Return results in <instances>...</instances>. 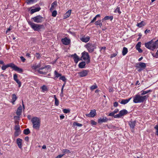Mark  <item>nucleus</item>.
Segmentation results:
<instances>
[{
	"label": "nucleus",
	"mask_w": 158,
	"mask_h": 158,
	"mask_svg": "<svg viewBox=\"0 0 158 158\" xmlns=\"http://www.w3.org/2000/svg\"><path fill=\"white\" fill-rule=\"evenodd\" d=\"M145 45L147 48L153 50L158 46V40L155 42H153V40H152L150 41L145 43Z\"/></svg>",
	"instance_id": "f257e3e1"
},
{
	"label": "nucleus",
	"mask_w": 158,
	"mask_h": 158,
	"mask_svg": "<svg viewBox=\"0 0 158 158\" xmlns=\"http://www.w3.org/2000/svg\"><path fill=\"white\" fill-rule=\"evenodd\" d=\"M31 122L33 124V128L36 130H39L40 124V118L37 117H34L31 119Z\"/></svg>",
	"instance_id": "f03ea898"
},
{
	"label": "nucleus",
	"mask_w": 158,
	"mask_h": 158,
	"mask_svg": "<svg viewBox=\"0 0 158 158\" xmlns=\"http://www.w3.org/2000/svg\"><path fill=\"white\" fill-rule=\"evenodd\" d=\"M147 98V95L142 96L139 94H137L134 97L133 102L135 103L143 102Z\"/></svg>",
	"instance_id": "7ed1b4c3"
},
{
	"label": "nucleus",
	"mask_w": 158,
	"mask_h": 158,
	"mask_svg": "<svg viewBox=\"0 0 158 158\" xmlns=\"http://www.w3.org/2000/svg\"><path fill=\"white\" fill-rule=\"evenodd\" d=\"M28 23L35 31H39L40 29L44 28L43 25L35 24L31 21L28 22Z\"/></svg>",
	"instance_id": "20e7f679"
},
{
	"label": "nucleus",
	"mask_w": 158,
	"mask_h": 158,
	"mask_svg": "<svg viewBox=\"0 0 158 158\" xmlns=\"http://www.w3.org/2000/svg\"><path fill=\"white\" fill-rule=\"evenodd\" d=\"M85 47L88 50L89 52L92 53L93 52L94 49H96V44L92 43H89L85 45Z\"/></svg>",
	"instance_id": "39448f33"
},
{
	"label": "nucleus",
	"mask_w": 158,
	"mask_h": 158,
	"mask_svg": "<svg viewBox=\"0 0 158 158\" xmlns=\"http://www.w3.org/2000/svg\"><path fill=\"white\" fill-rule=\"evenodd\" d=\"M51 66L50 65L45 66L44 67L40 68L38 70V72L41 74H46L48 71L51 70Z\"/></svg>",
	"instance_id": "423d86ee"
},
{
	"label": "nucleus",
	"mask_w": 158,
	"mask_h": 158,
	"mask_svg": "<svg viewBox=\"0 0 158 158\" xmlns=\"http://www.w3.org/2000/svg\"><path fill=\"white\" fill-rule=\"evenodd\" d=\"M32 19L34 22L39 23L43 22L44 20V19L39 15L32 18Z\"/></svg>",
	"instance_id": "0eeeda50"
},
{
	"label": "nucleus",
	"mask_w": 158,
	"mask_h": 158,
	"mask_svg": "<svg viewBox=\"0 0 158 158\" xmlns=\"http://www.w3.org/2000/svg\"><path fill=\"white\" fill-rule=\"evenodd\" d=\"M81 58H83L84 60H87V63H88L90 62V57L88 53L87 52H84L82 53Z\"/></svg>",
	"instance_id": "6e6552de"
},
{
	"label": "nucleus",
	"mask_w": 158,
	"mask_h": 158,
	"mask_svg": "<svg viewBox=\"0 0 158 158\" xmlns=\"http://www.w3.org/2000/svg\"><path fill=\"white\" fill-rule=\"evenodd\" d=\"M89 71L88 70H85L78 73V74L81 77H84L86 76Z\"/></svg>",
	"instance_id": "1a4fd4ad"
},
{
	"label": "nucleus",
	"mask_w": 158,
	"mask_h": 158,
	"mask_svg": "<svg viewBox=\"0 0 158 158\" xmlns=\"http://www.w3.org/2000/svg\"><path fill=\"white\" fill-rule=\"evenodd\" d=\"M96 112L95 110H91V111L89 114H86V116L89 117H94L96 114Z\"/></svg>",
	"instance_id": "9d476101"
},
{
	"label": "nucleus",
	"mask_w": 158,
	"mask_h": 158,
	"mask_svg": "<svg viewBox=\"0 0 158 158\" xmlns=\"http://www.w3.org/2000/svg\"><path fill=\"white\" fill-rule=\"evenodd\" d=\"M136 67L137 68H141L144 69L146 67V64L144 63L139 62L136 64Z\"/></svg>",
	"instance_id": "9b49d317"
},
{
	"label": "nucleus",
	"mask_w": 158,
	"mask_h": 158,
	"mask_svg": "<svg viewBox=\"0 0 158 158\" xmlns=\"http://www.w3.org/2000/svg\"><path fill=\"white\" fill-rule=\"evenodd\" d=\"M61 42L63 44L68 45L70 43V40L68 39L67 37H65L62 39Z\"/></svg>",
	"instance_id": "f8f14e48"
},
{
	"label": "nucleus",
	"mask_w": 158,
	"mask_h": 158,
	"mask_svg": "<svg viewBox=\"0 0 158 158\" xmlns=\"http://www.w3.org/2000/svg\"><path fill=\"white\" fill-rule=\"evenodd\" d=\"M23 140L22 139L20 138H18L16 139V143L18 145V146L19 148L21 149L22 148V143Z\"/></svg>",
	"instance_id": "ddd939ff"
},
{
	"label": "nucleus",
	"mask_w": 158,
	"mask_h": 158,
	"mask_svg": "<svg viewBox=\"0 0 158 158\" xmlns=\"http://www.w3.org/2000/svg\"><path fill=\"white\" fill-rule=\"evenodd\" d=\"M71 57H73L74 62L76 64L77 63L79 60V58L76 53L74 55H71Z\"/></svg>",
	"instance_id": "4468645a"
},
{
	"label": "nucleus",
	"mask_w": 158,
	"mask_h": 158,
	"mask_svg": "<svg viewBox=\"0 0 158 158\" xmlns=\"http://www.w3.org/2000/svg\"><path fill=\"white\" fill-rule=\"evenodd\" d=\"M89 40L90 37L89 36L86 37L85 36H84L81 39V40L82 41L85 43L88 42Z\"/></svg>",
	"instance_id": "2eb2a0df"
},
{
	"label": "nucleus",
	"mask_w": 158,
	"mask_h": 158,
	"mask_svg": "<svg viewBox=\"0 0 158 158\" xmlns=\"http://www.w3.org/2000/svg\"><path fill=\"white\" fill-rule=\"evenodd\" d=\"M108 119L106 117H104L103 118H100L98 120V123H101L103 122H105L107 121Z\"/></svg>",
	"instance_id": "dca6fc26"
},
{
	"label": "nucleus",
	"mask_w": 158,
	"mask_h": 158,
	"mask_svg": "<svg viewBox=\"0 0 158 158\" xmlns=\"http://www.w3.org/2000/svg\"><path fill=\"white\" fill-rule=\"evenodd\" d=\"M136 122L135 121H130L129 122V124L131 128L133 129L135 126Z\"/></svg>",
	"instance_id": "f3484780"
},
{
	"label": "nucleus",
	"mask_w": 158,
	"mask_h": 158,
	"mask_svg": "<svg viewBox=\"0 0 158 158\" xmlns=\"http://www.w3.org/2000/svg\"><path fill=\"white\" fill-rule=\"evenodd\" d=\"M57 6V2L56 1H55L51 4V7L50 9V10L52 11L54 9V7Z\"/></svg>",
	"instance_id": "a211bd4d"
},
{
	"label": "nucleus",
	"mask_w": 158,
	"mask_h": 158,
	"mask_svg": "<svg viewBox=\"0 0 158 158\" xmlns=\"http://www.w3.org/2000/svg\"><path fill=\"white\" fill-rule=\"evenodd\" d=\"M22 107L20 105L16 111V114L18 116H20L22 113Z\"/></svg>",
	"instance_id": "6ab92c4d"
},
{
	"label": "nucleus",
	"mask_w": 158,
	"mask_h": 158,
	"mask_svg": "<svg viewBox=\"0 0 158 158\" xmlns=\"http://www.w3.org/2000/svg\"><path fill=\"white\" fill-rule=\"evenodd\" d=\"M15 71H17L19 73H22L23 72V70L22 69L19 68L16 65L14 67L13 69Z\"/></svg>",
	"instance_id": "aec40b11"
},
{
	"label": "nucleus",
	"mask_w": 158,
	"mask_h": 158,
	"mask_svg": "<svg viewBox=\"0 0 158 158\" xmlns=\"http://www.w3.org/2000/svg\"><path fill=\"white\" fill-rule=\"evenodd\" d=\"M71 11V10H68L64 15V18L66 19L69 17L70 15Z\"/></svg>",
	"instance_id": "412c9836"
},
{
	"label": "nucleus",
	"mask_w": 158,
	"mask_h": 158,
	"mask_svg": "<svg viewBox=\"0 0 158 158\" xmlns=\"http://www.w3.org/2000/svg\"><path fill=\"white\" fill-rule=\"evenodd\" d=\"M131 98H129L128 99H123L121 102L120 103L123 104H125L127 103L131 99Z\"/></svg>",
	"instance_id": "4be33fe9"
},
{
	"label": "nucleus",
	"mask_w": 158,
	"mask_h": 158,
	"mask_svg": "<svg viewBox=\"0 0 158 158\" xmlns=\"http://www.w3.org/2000/svg\"><path fill=\"white\" fill-rule=\"evenodd\" d=\"M127 111L126 110H121L119 112V114L120 115L121 117L124 115L126 114L127 113Z\"/></svg>",
	"instance_id": "5701e85b"
},
{
	"label": "nucleus",
	"mask_w": 158,
	"mask_h": 158,
	"mask_svg": "<svg viewBox=\"0 0 158 158\" xmlns=\"http://www.w3.org/2000/svg\"><path fill=\"white\" fill-rule=\"evenodd\" d=\"M40 9V7H37L34 9H32L30 11V13L31 14H32L34 13L39 11Z\"/></svg>",
	"instance_id": "b1692460"
},
{
	"label": "nucleus",
	"mask_w": 158,
	"mask_h": 158,
	"mask_svg": "<svg viewBox=\"0 0 158 158\" xmlns=\"http://www.w3.org/2000/svg\"><path fill=\"white\" fill-rule=\"evenodd\" d=\"M145 25V22L143 21H142L141 22L138 23L136 26L139 27H141Z\"/></svg>",
	"instance_id": "393cba45"
},
{
	"label": "nucleus",
	"mask_w": 158,
	"mask_h": 158,
	"mask_svg": "<svg viewBox=\"0 0 158 158\" xmlns=\"http://www.w3.org/2000/svg\"><path fill=\"white\" fill-rule=\"evenodd\" d=\"M85 62L84 61H83L79 64V67L80 68H83L85 67Z\"/></svg>",
	"instance_id": "a878e982"
},
{
	"label": "nucleus",
	"mask_w": 158,
	"mask_h": 158,
	"mask_svg": "<svg viewBox=\"0 0 158 158\" xmlns=\"http://www.w3.org/2000/svg\"><path fill=\"white\" fill-rule=\"evenodd\" d=\"M113 19V17L112 16H106L102 19V20L103 22L105 20L108 19H110L111 20H112Z\"/></svg>",
	"instance_id": "bb28decb"
},
{
	"label": "nucleus",
	"mask_w": 158,
	"mask_h": 158,
	"mask_svg": "<svg viewBox=\"0 0 158 158\" xmlns=\"http://www.w3.org/2000/svg\"><path fill=\"white\" fill-rule=\"evenodd\" d=\"M128 49L127 48L124 47L122 51V54L123 56H125L127 53Z\"/></svg>",
	"instance_id": "cd10ccee"
},
{
	"label": "nucleus",
	"mask_w": 158,
	"mask_h": 158,
	"mask_svg": "<svg viewBox=\"0 0 158 158\" xmlns=\"http://www.w3.org/2000/svg\"><path fill=\"white\" fill-rule=\"evenodd\" d=\"M101 22V20H98L95 22V24L96 25H99L100 27H101L102 25Z\"/></svg>",
	"instance_id": "c85d7f7f"
},
{
	"label": "nucleus",
	"mask_w": 158,
	"mask_h": 158,
	"mask_svg": "<svg viewBox=\"0 0 158 158\" xmlns=\"http://www.w3.org/2000/svg\"><path fill=\"white\" fill-rule=\"evenodd\" d=\"M62 153H63V154L62 155H64V156L66 153H70V151L67 149H63V150L62 151Z\"/></svg>",
	"instance_id": "c756f323"
},
{
	"label": "nucleus",
	"mask_w": 158,
	"mask_h": 158,
	"mask_svg": "<svg viewBox=\"0 0 158 158\" xmlns=\"http://www.w3.org/2000/svg\"><path fill=\"white\" fill-rule=\"evenodd\" d=\"M152 92V90H149L147 91H143L142 90L141 91V95H144L145 94L151 92Z\"/></svg>",
	"instance_id": "7c9ffc66"
},
{
	"label": "nucleus",
	"mask_w": 158,
	"mask_h": 158,
	"mask_svg": "<svg viewBox=\"0 0 158 158\" xmlns=\"http://www.w3.org/2000/svg\"><path fill=\"white\" fill-rule=\"evenodd\" d=\"M30 132V131L28 128L25 129L24 130L23 133L26 135H27Z\"/></svg>",
	"instance_id": "2f4dec72"
},
{
	"label": "nucleus",
	"mask_w": 158,
	"mask_h": 158,
	"mask_svg": "<svg viewBox=\"0 0 158 158\" xmlns=\"http://www.w3.org/2000/svg\"><path fill=\"white\" fill-rule=\"evenodd\" d=\"M37 0H27V4H30L36 2Z\"/></svg>",
	"instance_id": "473e14b6"
},
{
	"label": "nucleus",
	"mask_w": 158,
	"mask_h": 158,
	"mask_svg": "<svg viewBox=\"0 0 158 158\" xmlns=\"http://www.w3.org/2000/svg\"><path fill=\"white\" fill-rule=\"evenodd\" d=\"M17 98V97L15 94H13L12 95V101L13 102H15Z\"/></svg>",
	"instance_id": "72a5a7b5"
},
{
	"label": "nucleus",
	"mask_w": 158,
	"mask_h": 158,
	"mask_svg": "<svg viewBox=\"0 0 158 158\" xmlns=\"http://www.w3.org/2000/svg\"><path fill=\"white\" fill-rule=\"evenodd\" d=\"M100 15L99 14L97 15L95 17H94L93 19L91 21L90 23H93L94 22L96 19V18L98 17H100Z\"/></svg>",
	"instance_id": "f704fd0d"
},
{
	"label": "nucleus",
	"mask_w": 158,
	"mask_h": 158,
	"mask_svg": "<svg viewBox=\"0 0 158 158\" xmlns=\"http://www.w3.org/2000/svg\"><path fill=\"white\" fill-rule=\"evenodd\" d=\"M54 74L56 76V77L57 78L61 76V74L58 73L56 71H54Z\"/></svg>",
	"instance_id": "c9c22d12"
},
{
	"label": "nucleus",
	"mask_w": 158,
	"mask_h": 158,
	"mask_svg": "<svg viewBox=\"0 0 158 158\" xmlns=\"http://www.w3.org/2000/svg\"><path fill=\"white\" fill-rule=\"evenodd\" d=\"M97 88L98 86L96 84H95L94 85H93L91 86L90 89L91 90H93L94 89H97Z\"/></svg>",
	"instance_id": "e433bc0d"
},
{
	"label": "nucleus",
	"mask_w": 158,
	"mask_h": 158,
	"mask_svg": "<svg viewBox=\"0 0 158 158\" xmlns=\"http://www.w3.org/2000/svg\"><path fill=\"white\" fill-rule=\"evenodd\" d=\"M21 132V131H15L14 134L15 136H18L20 134Z\"/></svg>",
	"instance_id": "4c0bfd02"
},
{
	"label": "nucleus",
	"mask_w": 158,
	"mask_h": 158,
	"mask_svg": "<svg viewBox=\"0 0 158 158\" xmlns=\"http://www.w3.org/2000/svg\"><path fill=\"white\" fill-rule=\"evenodd\" d=\"M41 64H39L37 65H35V66H33L32 67L33 69H36L38 68H39L41 67Z\"/></svg>",
	"instance_id": "58836bf2"
},
{
	"label": "nucleus",
	"mask_w": 158,
	"mask_h": 158,
	"mask_svg": "<svg viewBox=\"0 0 158 158\" xmlns=\"http://www.w3.org/2000/svg\"><path fill=\"white\" fill-rule=\"evenodd\" d=\"M10 66L9 65H3V66L2 67V70H4L6 69V68L9 67Z\"/></svg>",
	"instance_id": "ea45409f"
},
{
	"label": "nucleus",
	"mask_w": 158,
	"mask_h": 158,
	"mask_svg": "<svg viewBox=\"0 0 158 158\" xmlns=\"http://www.w3.org/2000/svg\"><path fill=\"white\" fill-rule=\"evenodd\" d=\"M35 56L36 57V58L38 59H39L41 57V55H40L39 53H35Z\"/></svg>",
	"instance_id": "a19ab883"
},
{
	"label": "nucleus",
	"mask_w": 158,
	"mask_h": 158,
	"mask_svg": "<svg viewBox=\"0 0 158 158\" xmlns=\"http://www.w3.org/2000/svg\"><path fill=\"white\" fill-rule=\"evenodd\" d=\"M15 131H20L19 126V125H16L15 126Z\"/></svg>",
	"instance_id": "79ce46f5"
},
{
	"label": "nucleus",
	"mask_w": 158,
	"mask_h": 158,
	"mask_svg": "<svg viewBox=\"0 0 158 158\" xmlns=\"http://www.w3.org/2000/svg\"><path fill=\"white\" fill-rule=\"evenodd\" d=\"M59 79L60 80H62L64 81L65 82H66V79L65 77L64 76H63L62 77L61 76L60 77Z\"/></svg>",
	"instance_id": "37998d69"
},
{
	"label": "nucleus",
	"mask_w": 158,
	"mask_h": 158,
	"mask_svg": "<svg viewBox=\"0 0 158 158\" xmlns=\"http://www.w3.org/2000/svg\"><path fill=\"white\" fill-rule=\"evenodd\" d=\"M41 89L43 90V91H46L47 89V88L46 87V86L45 85H44L41 87Z\"/></svg>",
	"instance_id": "c03bdc74"
},
{
	"label": "nucleus",
	"mask_w": 158,
	"mask_h": 158,
	"mask_svg": "<svg viewBox=\"0 0 158 158\" xmlns=\"http://www.w3.org/2000/svg\"><path fill=\"white\" fill-rule=\"evenodd\" d=\"M7 65H9L10 66L9 67H10L12 68L13 69H14V67L15 66H16L13 63H10L9 64H7Z\"/></svg>",
	"instance_id": "a18cd8bd"
},
{
	"label": "nucleus",
	"mask_w": 158,
	"mask_h": 158,
	"mask_svg": "<svg viewBox=\"0 0 158 158\" xmlns=\"http://www.w3.org/2000/svg\"><path fill=\"white\" fill-rule=\"evenodd\" d=\"M57 15V11L56 10L53 11L52 13V16L53 17H55Z\"/></svg>",
	"instance_id": "49530a36"
},
{
	"label": "nucleus",
	"mask_w": 158,
	"mask_h": 158,
	"mask_svg": "<svg viewBox=\"0 0 158 158\" xmlns=\"http://www.w3.org/2000/svg\"><path fill=\"white\" fill-rule=\"evenodd\" d=\"M15 81L16 82V83L19 85V87H20L21 86V82L18 79L17 80H16Z\"/></svg>",
	"instance_id": "de8ad7c7"
},
{
	"label": "nucleus",
	"mask_w": 158,
	"mask_h": 158,
	"mask_svg": "<svg viewBox=\"0 0 158 158\" xmlns=\"http://www.w3.org/2000/svg\"><path fill=\"white\" fill-rule=\"evenodd\" d=\"M55 100V104L56 106H58L59 104V101L57 99H56Z\"/></svg>",
	"instance_id": "09e8293b"
},
{
	"label": "nucleus",
	"mask_w": 158,
	"mask_h": 158,
	"mask_svg": "<svg viewBox=\"0 0 158 158\" xmlns=\"http://www.w3.org/2000/svg\"><path fill=\"white\" fill-rule=\"evenodd\" d=\"M63 112L64 113H69L70 111L69 109H64L63 110Z\"/></svg>",
	"instance_id": "8fccbe9b"
},
{
	"label": "nucleus",
	"mask_w": 158,
	"mask_h": 158,
	"mask_svg": "<svg viewBox=\"0 0 158 158\" xmlns=\"http://www.w3.org/2000/svg\"><path fill=\"white\" fill-rule=\"evenodd\" d=\"M117 53L118 52H116V53L111 54L110 57V58H112L116 56L117 55Z\"/></svg>",
	"instance_id": "3c124183"
},
{
	"label": "nucleus",
	"mask_w": 158,
	"mask_h": 158,
	"mask_svg": "<svg viewBox=\"0 0 158 158\" xmlns=\"http://www.w3.org/2000/svg\"><path fill=\"white\" fill-rule=\"evenodd\" d=\"M73 125L78 127H81L82 126V124L77 123H74Z\"/></svg>",
	"instance_id": "603ef678"
},
{
	"label": "nucleus",
	"mask_w": 158,
	"mask_h": 158,
	"mask_svg": "<svg viewBox=\"0 0 158 158\" xmlns=\"http://www.w3.org/2000/svg\"><path fill=\"white\" fill-rule=\"evenodd\" d=\"M154 128L156 130V134L158 135V125H156L154 127Z\"/></svg>",
	"instance_id": "864d4df0"
},
{
	"label": "nucleus",
	"mask_w": 158,
	"mask_h": 158,
	"mask_svg": "<svg viewBox=\"0 0 158 158\" xmlns=\"http://www.w3.org/2000/svg\"><path fill=\"white\" fill-rule=\"evenodd\" d=\"M141 42H139L136 46V48H140V47L141 46Z\"/></svg>",
	"instance_id": "5fc2aeb1"
},
{
	"label": "nucleus",
	"mask_w": 158,
	"mask_h": 158,
	"mask_svg": "<svg viewBox=\"0 0 158 158\" xmlns=\"http://www.w3.org/2000/svg\"><path fill=\"white\" fill-rule=\"evenodd\" d=\"M14 79L15 81L18 80V76L17 74H15L14 75Z\"/></svg>",
	"instance_id": "6e6d98bb"
},
{
	"label": "nucleus",
	"mask_w": 158,
	"mask_h": 158,
	"mask_svg": "<svg viewBox=\"0 0 158 158\" xmlns=\"http://www.w3.org/2000/svg\"><path fill=\"white\" fill-rule=\"evenodd\" d=\"M19 116H20L18 115H17V116H14V118L16 120H19Z\"/></svg>",
	"instance_id": "4d7b16f0"
},
{
	"label": "nucleus",
	"mask_w": 158,
	"mask_h": 158,
	"mask_svg": "<svg viewBox=\"0 0 158 158\" xmlns=\"http://www.w3.org/2000/svg\"><path fill=\"white\" fill-rule=\"evenodd\" d=\"M20 58L21 59V60L23 62H24L25 60H26L24 58L23 56H21L20 57Z\"/></svg>",
	"instance_id": "13d9d810"
},
{
	"label": "nucleus",
	"mask_w": 158,
	"mask_h": 158,
	"mask_svg": "<svg viewBox=\"0 0 158 158\" xmlns=\"http://www.w3.org/2000/svg\"><path fill=\"white\" fill-rule=\"evenodd\" d=\"M121 117V116L119 114V113L118 114L114 115V118H119V117Z\"/></svg>",
	"instance_id": "bf43d9fd"
},
{
	"label": "nucleus",
	"mask_w": 158,
	"mask_h": 158,
	"mask_svg": "<svg viewBox=\"0 0 158 158\" xmlns=\"http://www.w3.org/2000/svg\"><path fill=\"white\" fill-rule=\"evenodd\" d=\"M91 123L93 125H96L97 124V122L93 120H91Z\"/></svg>",
	"instance_id": "052dcab7"
},
{
	"label": "nucleus",
	"mask_w": 158,
	"mask_h": 158,
	"mask_svg": "<svg viewBox=\"0 0 158 158\" xmlns=\"http://www.w3.org/2000/svg\"><path fill=\"white\" fill-rule=\"evenodd\" d=\"M136 49L140 53L142 52H143L142 50L140 48H137Z\"/></svg>",
	"instance_id": "680f3d73"
},
{
	"label": "nucleus",
	"mask_w": 158,
	"mask_h": 158,
	"mask_svg": "<svg viewBox=\"0 0 158 158\" xmlns=\"http://www.w3.org/2000/svg\"><path fill=\"white\" fill-rule=\"evenodd\" d=\"M114 114H115L113 112H112L111 113H110V114H109L108 115V116H114Z\"/></svg>",
	"instance_id": "e2e57ef3"
},
{
	"label": "nucleus",
	"mask_w": 158,
	"mask_h": 158,
	"mask_svg": "<svg viewBox=\"0 0 158 158\" xmlns=\"http://www.w3.org/2000/svg\"><path fill=\"white\" fill-rule=\"evenodd\" d=\"M118 105V103L116 102H115L114 103V106L115 107H117Z\"/></svg>",
	"instance_id": "0e129e2a"
},
{
	"label": "nucleus",
	"mask_w": 158,
	"mask_h": 158,
	"mask_svg": "<svg viewBox=\"0 0 158 158\" xmlns=\"http://www.w3.org/2000/svg\"><path fill=\"white\" fill-rule=\"evenodd\" d=\"M63 89H64V88L62 87L61 89V94H60V96L61 97H63Z\"/></svg>",
	"instance_id": "69168bd1"
},
{
	"label": "nucleus",
	"mask_w": 158,
	"mask_h": 158,
	"mask_svg": "<svg viewBox=\"0 0 158 158\" xmlns=\"http://www.w3.org/2000/svg\"><path fill=\"white\" fill-rule=\"evenodd\" d=\"M64 156V155L60 154L57 156L56 158H61Z\"/></svg>",
	"instance_id": "338daca9"
},
{
	"label": "nucleus",
	"mask_w": 158,
	"mask_h": 158,
	"mask_svg": "<svg viewBox=\"0 0 158 158\" xmlns=\"http://www.w3.org/2000/svg\"><path fill=\"white\" fill-rule=\"evenodd\" d=\"M29 140V138L28 136H26L25 138V140L27 141H28Z\"/></svg>",
	"instance_id": "774afa93"
}]
</instances>
